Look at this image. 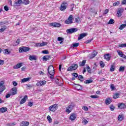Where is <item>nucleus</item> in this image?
Segmentation results:
<instances>
[{"label":"nucleus","mask_w":126,"mask_h":126,"mask_svg":"<svg viewBox=\"0 0 126 126\" xmlns=\"http://www.w3.org/2000/svg\"><path fill=\"white\" fill-rule=\"evenodd\" d=\"M28 97L27 95H25L24 98L21 100L20 104L21 105H22V104H24L26 102V99H27Z\"/></svg>","instance_id":"nucleus-19"},{"label":"nucleus","mask_w":126,"mask_h":126,"mask_svg":"<svg viewBox=\"0 0 126 126\" xmlns=\"http://www.w3.org/2000/svg\"><path fill=\"white\" fill-rule=\"evenodd\" d=\"M66 7H67V3L66 2H63L61 4L60 9L61 11H63V10H65L66 9Z\"/></svg>","instance_id":"nucleus-2"},{"label":"nucleus","mask_w":126,"mask_h":126,"mask_svg":"<svg viewBox=\"0 0 126 126\" xmlns=\"http://www.w3.org/2000/svg\"><path fill=\"white\" fill-rule=\"evenodd\" d=\"M117 53L120 58H123V59H125L126 60V55L124 54V53H123V52L122 51L118 50L117 51Z\"/></svg>","instance_id":"nucleus-9"},{"label":"nucleus","mask_w":126,"mask_h":126,"mask_svg":"<svg viewBox=\"0 0 126 126\" xmlns=\"http://www.w3.org/2000/svg\"><path fill=\"white\" fill-rule=\"evenodd\" d=\"M83 110H84V111H88V107L87 106H83L82 107Z\"/></svg>","instance_id":"nucleus-60"},{"label":"nucleus","mask_w":126,"mask_h":126,"mask_svg":"<svg viewBox=\"0 0 126 126\" xmlns=\"http://www.w3.org/2000/svg\"><path fill=\"white\" fill-rule=\"evenodd\" d=\"M3 84H4V82L3 81L0 82V88H2V87H4Z\"/></svg>","instance_id":"nucleus-51"},{"label":"nucleus","mask_w":126,"mask_h":126,"mask_svg":"<svg viewBox=\"0 0 126 126\" xmlns=\"http://www.w3.org/2000/svg\"><path fill=\"white\" fill-rule=\"evenodd\" d=\"M48 45V42H42L41 43H36L34 47H43V46H46Z\"/></svg>","instance_id":"nucleus-14"},{"label":"nucleus","mask_w":126,"mask_h":126,"mask_svg":"<svg viewBox=\"0 0 126 126\" xmlns=\"http://www.w3.org/2000/svg\"><path fill=\"white\" fill-rule=\"evenodd\" d=\"M119 71L124 72L125 71V66H121L119 68Z\"/></svg>","instance_id":"nucleus-39"},{"label":"nucleus","mask_w":126,"mask_h":126,"mask_svg":"<svg viewBox=\"0 0 126 126\" xmlns=\"http://www.w3.org/2000/svg\"><path fill=\"white\" fill-rule=\"evenodd\" d=\"M5 29H6V25H4L3 26H2L1 28L0 29V32L2 33V32H3L4 30H5Z\"/></svg>","instance_id":"nucleus-32"},{"label":"nucleus","mask_w":126,"mask_h":126,"mask_svg":"<svg viewBox=\"0 0 126 126\" xmlns=\"http://www.w3.org/2000/svg\"><path fill=\"white\" fill-rule=\"evenodd\" d=\"M48 72L50 75H55V68L53 65L48 67Z\"/></svg>","instance_id":"nucleus-1"},{"label":"nucleus","mask_w":126,"mask_h":126,"mask_svg":"<svg viewBox=\"0 0 126 126\" xmlns=\"http://www.w3.org/2000/svg\"><path fill=\"white\" fill-rule=\"evenodd\" d=\"M75 22L76 23H79L80 22V18L79 17H78L77 18H76L75 19Z\"/></svg>","instance_id":"nucleus-40"},{"label":"nucleus","mask_w":126,"mask_h":126,"mask_svg":"<svg viewBox=\"0 0 126 126\" xmlns=\"http://www.w3.org/2000/svg\"><path fill=\"white\" fill-rule=\"evenodd\" d=\"M126 27V24H122L120 26L119 29L120 30H123L124 28Z\"/></svg>","instance_id":"nucleus-36"},{"label":"nucleus","mask_w":126,"mask_h":126,"mask_svg":"<svg viewBox=\"0 0 126 126\" xmlns=\"http://www.w3.org/2000/svg\"><path fill=\"white\" fill-rule=\"evenodd\" d=\"M96 56H97V52L95 51H94L92 54V58H95Z\"/></svg>","instance_id":"nucleus-41"},{"label":"nucleus","mask_w":126,"mask_h":126,"mask_svg":"<svg viewBox=\"0 0 126 126\" xmlns=\"http://www.w3.org/2000/svg\"><path fill=\"white\" fill-rule=\"evenodd\" d=\"M1 88V91H0V94H1V93L5 90V86L2 87Z\"/></svg>","instance_id":"nucleus-57"},{"label":"nucleus","mask_w":126,"mask_h":126,"mask_svg":"<svg viewBox=\"0 0 126 126\" xmlns=\"http://www.w3.org/2000/svg\"><path fill=\"white\" fill-rule=\"evenodd\" d=\"M29 59L30 60V61H37V58L34 55H30L29 56Z\"/></svg>","instance_id":"nucleus-20"},{"label":"nucleus","mask_w":126,"mask_h":126,"mask_svg":"<svg viewBox=\"0 0 126 126\" xmlns=\"http://www.w3.org/2000/svg\"><path fill=\"white\" fill-rule=\"evenodd\" d=\"M77 67H78V65L77 64H73L72 66L69 67L67 68V71H72V70H75V69H77Z\"/></svg>","instance_id":"nucleus-4"},{"label":"nucleus","mask_w":126,"mask_h":126,"mask_svg":"<svg viewBox=\"0 0 126 126\" xmlns=\"http://www.w3.org/2000/svg\"><path fill=\"white\" fill-rule=\"evenodd\" d=\"M63 38L59 37L58 38V41H61L60 44H62L63 43Z\"/></svg>","instance_id":"nucleus-52"},{"label":"nucleus","mask_w":126,"mask_h":126,"mask_svg":"<svg viewBox=\"0 0 126 126\" xmlns=\"http://www.w3.org/2000/svg\"><path fill=\"white\" fill-rule=\"evenodd\" d=\"M120 4V1H117L113 3L114 6H117V5H119Z\"/></svg>","instance_id":"nucleus-56"},{"label":"nucleus","mask_w":126,"mask_h":126,"mask_svg":"<svg viewBox=\"0 0 126 126\" xmlns=\"http://www.w3.org/2000/svg\"><path fill=\"white\" fill-rule=\"evenodd\" d=\"M59 79L57 78L55 79V82L57 84L60 86L63 85V84H60V83H59Z\"/></svg>","instance_id":"nucleus-46"},{"label":"nucleus","mask_w":126,"mask_h":126,"mask_svg":"<svg viewBox=\"0 0 126 126\" xmlns=\"http://www.w3.org/2000/svg\"><path fill=\"white\" fill-rule=\"evenodd\" d=\"M87 70L88 72H89V73H91V68H90V67L89 66H88L87 67Z\"/></svg>","instance_id":"nucleus-47"},{"label":"nucleus","mask_w":126,"mask_h":126,"mask_svg":"<svg viewBox=\"0 0 126 126\" xmlns=\"http://www.w3.org/2000/svg\"><path fill=\"white\" fill-rule=\"evenodd\" d=\"M83 123L84 125H86L87 124H88V121L86 119H84Z\"/></svg>","instance_id":"nucleus-61"},{"label":"nucleus","mask_w":126,"mask_h":126,"mask_svg":"<svg viewBox=\"0 0 126 126\" xmlns=\"http://www.w3.org/2000/svg\"><path fill=\"white\" fill-rule=\"evenodd\" d=\"M78 78L79 80H80V81H83V80L84 79V78H83V76L80 75L78 76Z\"/></svg>","instance_id":"nucleus-38"},{"label":"nucleus","mask_w":126,"mask_h":126,"mask_svg":"<svg viewBox=\"0 0 126 126\" xmlns=\"http://www.w3.org/2000/svg\"><path fill=\"white\" fill-rule=\"evenodd\" d=\"M2 52H3V54L5 55H9V54H10V51H8V49H2Z\"/></svg>","instance_id":"nucleus-26"},{"label":"nucleus","mask_w":126,"mask_h":126,"mask_svg":"<svg viewBox=\"0 0 126 126\" xmlns=\"http://www.w3.org/2000/svg\"><path fill=\"white\" fill-rule=\"evenodd\" d=\"M4 10H5V11H8V10H9L8 6H7V5L4 6Z\"/></svg>","instance_id":"nucleus-58"},{"label":"nucleus","mask_w":126,"mask_h":126,"mask_svg":"<svg viewBox=\"0 0 126 126\" xmlns=\"http://www.w3.org/2000/svg\"><path fill=\"white\" fill-rule=\"evenodd\" d=\"M115 23V20L113 19H111L108 22V24H114Z\"/></svg>","instance_id":"nucleus-42"},{"label":"nucleus","mask_w":126,"mask_h":126,"mask_svg":"<svg viewBox=\"0 0 126 126\" xmlns=\"http://www.w3.org/2000/svg\"><path fill=\"white\" fill-rule=\"evenodd\" d=\"M50 26H53V27H61L62 25L59 23H52L50 24Z\"/></svg>","instance_id":"nucleus-10"},{"label":"nucleus","mask_w":126,"mask_h":126,"mask_svg":"<svg viewBox=\"0 0 126 126\" xmlns=\"http://www.w3.org/2000/svg\"><path fill=\"white\" fill-rule=\"evenodd\" d=\"M124 8H120L117 11V15L118 16H122V14L124 13Z\"/></svg>","instance_id":"nucleus-12"},{"label":"nucleus","mask_w":126,"mask_h":126,"mask_svg":"<svg viewBox=\"0 0 126 126\" xmlns=\"http://www.w3.org/2000/svg\"><path fill=\"white\" fill-rule=\"evenodd\" d=\"M100 65L101 67H104V66H105V64L104 63H103L102 61H101L100 62Z\"/></svg>","instance_id":"nucleus-54"},{"label":"nucleus","mask_w":126,"mask_h":126,"mask_svg":"<svg viewBox=\"0 0 126 126\" xmlns=\"http://www.w3.org/2000/svg\"><path fill=\"white\" fill-rule=\"evenodd\" d=\"M28 106H29V107H32V106H33V102H29L28 103Z\"/></svg>","instance_id":"nucleus-62"},{"label":"nucleus","mask_w":126,"mask_h":126,"mask_svg":"<svg viewBox=\"0 0 126 126\" xmlns=\"http://www.w3.org/2000/svg\"><path fill=\"white\" fill-rule=\"evenodd\" d=\"M46 83H47V81H46L45 80L40 81L36 83V85L37 86L41 87L44 85H46Z\"/></svg>","instance_id":"nucleus-8"},{"label":"nucleus","mask_w":126,"mask_h":126,"mask_svg":"<svg viewBox=\"0 0 126 126\" xmlns=\"http://www.w3.org/2000/svg\"><path fill=\"white\" fill-rule=\"evenodd\" d=\"M119 96H120L119 94H115V95H113V98L114 99H117V98H119Z\"/></svg>","instance_id":"nucleus-45"},{"label":"nucleus","mask_w":126,"mask_h":126,"mask_svg":"<svg viewBox=\"0 0 126 126\" xmlns=\"http://www.w3.org/2000/svg\"><path fill=\"white\" fill-rule=\"evenodd\" d=\"M47 120H48L49 123L50 124H51V123H52V118H51V116H50V115H48L47 116Z\"/></svg>","instance_id":"nucleus-44"},{"label":"nucleus","mask_w":126,"mask_h":126,"mask_svg":"<svg viewBox=\"0 0 126 126\" xmlns=\"http://www.w3.org/2000/svg\"><path fill=\"white\" fill-rule=\"evenodd\" d=\"M20 43V39H17L16 41V44H14V46H17L19 45Z\"/></svg>","instance_id":"nucleus-50"},{"label":"nucleus","mask_w":126,"mask_h":126,"mask_svg":"<svg viewBox=\"0 0 126 126\" xmlns=\"http://www.w3.org/2000/svg\"><path fill=\"white\" fill-rule=\"evenodd\" d=\"M50 58H51L50 56H45L43 57L42 60L44 62H47L50 60Z\"/></svg>","instance_id":"nucleus-25"},{"label":"nucleus","mask_w":126,"mask_h":126,"mask_svg":"<svg viewBox=\"0 0 126 126\" xmlns=\"http://www.w3.org/2000/svg\"><path fill=\"white\" fill-rule=\"evenodd\" d=\"M22 3L25 5H27V4H29V3H30V1H29V0H23Z\"/></svg>","instance_id":"nucleus-29"},{"label":"nucleus","mask_w":126,"mask_h":126,"mask_svg":"<svg viewBox=\"0 0 126 126\" xmlns=\"http://www.w3.org/2000/svg\"><path fill=\"white\" fill-rule=\"evenodd\" d=\"M12 95H15V94H17V88L16 87H14L12 88Z\"/></svg>","instance_id":"nucleus-16"},{"label":"nucleus","mask_w":126,"mask_h":126,"mask_svg":"<svg viewBox=\"0 0 126 126\" xmlns=\"http://www.w3.org/2000/svg\"><path fill=\"white\" fill-rule=\"evenodd\" d=\"M110 109L111 111H114L115 110V106H114V105L111 104L110 106Z\"/></svg>","instance_id":"nucleus-49"},{"label":"nucleus","mask_w":126,"mask_h":126,"mask_svg":"<svg viewBox=\"0 0 126 126\" xmlns=\"http://www.w3.org/2000/svg\"><path fill=\"white\" fill-rule=\"evenodd\" d=\"M4 63V61L0 60V65H2Z\"/></svg>","instance_id":"nucleus-59"},{"label":"nucleus","mask_w":126,"mask_h":126,"mask_svg":"<svg viewBox=\"0 0 126 126\" xmlns=\"http://www.w3.org/2000/svg\"><path fill=\"white\" fill-rule=\"evenodd\" d=\"M49 110L51 111V112H55V111L58 110V104H55L50 106L49 108Z\"/></svg>","instance_id":"nucleus-3"},{"label":"nucleus","mask_w":126,"mask_h":126,"mask_svg":"<svg viewBox=\"0 0 126 126\" xmlns=\"http://www.w3.org/2000/svg\"><path fill=\"white\" fill-rule=\"evenodd\" d=\"M29 50H30V48L23 46L19 48V53H26V52H28Z\"/></svg>","instance_id":"nucleus-5"},{"label":"nucleus","mask_w":126,"mask_h":126,"mask_svg":"<svg viewBox=\"0 0 126 126\" xmlns=\"http://www.w3.org/2000/svg\"><path fill=\"white\" fill-rule=\"evenodd\" d=\"M75 106L74 104H71L68 107L66 108V113H67V114H69L70 112H71L72 109H73V107Z\"/></svg>","instance_id":"nucleus-6"},{"label":"nucleus","mask_w":126,"mask_h":126,"mask_svg":"<svg viewBox=\"0 0 126 126\" xmlns=\"http://www.w3.org/2000/svg\"><path fill=\"white\" fill-rule=\"evenodd\" d=\"M78 31V29L72 28L71 29H67L66 30V32L67 34H72V33H75V32H76Z\"/></svg>","instance_id":"nucleus-7"},{"label":"nucleus","mask_w":126,"mask_h":126,"mask_svg":"<svg viewBox=\"0 0 126 126\" xmlns=\"http://www.w3.org/2000/svg\"><path fill=\"white\" fill-rule=\"evenodd\" d=\"M66 24H71L72 23V16H69V18L65 20Z\"/></svg>","instance_id":"nucleus-11"},{"label":"nucleus","mask_w":126,"mask_h":126,"mask_svg":"<svg viewBox=\"0 0 126 126\" xmlns=\"http://www.w3.org/2000/svg\"><path fill=\"white\" fill-rule=\"evenodd\" d=\"M22 66V63H19L16 65H15V66H14L13 67L14 69H17L18 68H20V67H21Z\"/></svg>","instance_id":"nucleus-21"},{"label":"nucleus","mask_w":126,"mask_h":126,"mask_svg":"<svg viewBox=\"0 0 126 126\" xmlns=\"http://www.w3.org/2000/svg\"><path fill=\"white\" fill-rule=\"evenodd\" d=\"M119 47H120V48H126V43L119 44Z\"/></svg>","instance_id":"nucleus-43"},{"label":"nucleus","mask_w":126,"mask_h":126,"mask_svg":"<svg viewBox=\"0 0 126 126\" xmlns=\"http://www.w3.org/2000/svg\"><path fill=\"white\" fill-rule=\"evenodd\" d=\"M7 111V108L6 107H1L0 108V111L1 113H4Z\"/></svg>","instance_id":"nucleus-28"},{"label":"nucleus","mask_w":126,"mask_h":126,"mask_svg":"<svg viewBox=\"0 0 126 126\" xmlns=\"http://www.w3.org/2000/svg\"><path fill=\"white\" fill-rule=\"evenodd\" d=\"M29 80H30V77L24 78L21 80V82L22 83H24V82H27V81H29Z\"/></svg>","instance_id":"nucleus-24"},{"label":"nucleus","mask_w":126,"mask_h":126,"mask_svg":"<svg viewBox=\"0 0 126 126\" xmlns=\"http://www.w3.org/2000/svg\"><path fill=\"white\" fill-rule=\"evenodd\" d=\"M92 82H93V80H87L85 81L84 83L85 84H88L89 83H92Z\"/></svg>","instance_id":"nucleus-35"},{"label":"nucleus","mask_w":126,"mask_h":126,"mask_svg":"<svg viewBox=\"0 0 126 126\" xmlns=\"http://www.w3.org/2000/svg\"><path fill=\"white\" fill-rule=\"evenodd\" d=\"M29 126V122L23 121L20 124V126Z\"/></svg>","instance_id":"nucleus-23"},{"label":"nucleus","mask_w":126,"mask_h":126,"mask_svg":"<svg viewBox=\"0 0 126 126\" xmlns=\"http://www.w3.org/2000/svg\"><path fill=\"white\" fill-rule=\"evenodd\" d=\"M22 3V0H18L17 1H15L14 2V5L15 6H19L20 4Z\"/></svg>","instance_id":"nucleus-17"},{"label":"nucleus","mask_w":126,"mask_h":126,"mask_svg":"<svg viewBox=\"0 0 126 126\" xmlns=\"http://www.w3.org/2000/svg\"><path fill=\"white\" fill-rule=\"evenodd\" d=\"M75 89L77 90H82V87H81V85L77 84L76 86H75Z\"/></svg>","instance_id":"nucleus-33"},{"label":"nucleus","mask_w":126,"mask_h":126,"mask_svg":"<svg viewBox=\"0 0 126 126\" xmlns=\"http://www.w3.org/2000/svg\"><path fill=\"white\" fill-rule=\"evenodd\" d=\"M115 70V66L114 65H111V67H110V71H114Z\"/></svg>","instance_id":"nucleus-48"},{"label":"nucleus","mask_w":126,"mask_h":126,"mask_svg":"<svg viewBox=\"0 0 126 126\" xmlns=\"http://www.w3.org/2000/svg\"><path fill=\"white\" fill-rule=\"evenodd\" d=\"M42 54H44L45 55H47V54H49V51H48V50H43L42 52Z\"/></svg>","instance_id":"nucleus-53"},{"label":"nucleus","mask_w":126,"mask_h":126,"mask_svg":"<svg viewBox=\"0 0 126 126\" xmlns=\"http://www.w3.org/2000/svg\"><path fill=\"white\" fill-rule=\"evenodd\" d=\"M89 11H90V12H91V13H94V14H96V13H97V12H96V11L94 9H93L92 8H90L89 9Z\"/></svg>","instance_id":"nucleus-31"},{"label":"nucleus","mask_w":126,"mask_h":126,"mask_svg":"<svg viewBox=\"0 0 126 126\" xmlns=\"http://www.w3.org/2000/svg\"><path fill=\"white\" fill-rule=\"evenodd\" d=\"M104 59L107 61V62H109L110 60H111V56H110L109 54H107L106 55H104Z\"/></svg>","instance_id":"nucleus-18"},{"label":"nucleus","mask_w":126,"mask_h":126,"mask_svg":"<svg viewBox=\"0 0 126 126\" xmlns=\"http://www.w3.org/2000/svg\"><path fill=\"white\" fill-rule=\"evenodd\" d=\"M76 119L75 115L74 114H72V115L70 116V120L71 121H74Z\"/></svg>","instance_id":"nucleus-30"},{"label":"nucleus","mask_w":126,"mask_h":126,"mask_svg":"<svg viewBox=\"0 0 126 126\" xmlns=\"http://www.w3.org/2000/svg\"><path fill=\"white\" fill-rule=\"evenodd\" d=\"M123 119H124V115H119L118 121H119V122H121V121H123Z\"/></svg>","instance_id":"nucleus-37"},{"label":"nucleus","mask_w":126,"mask_h":126,"mask_svg":"<svg viewBox=\"0 0 126 126\" xmlns=\"http://www.w3.org/2000/svg\"><path fill=\"white\" fill-rule=\"evenodd\" d=\"M12 83H13V86H17L18 84L17 83H16V82L14 81H13Z\"/></svg>","instance_id":"nucleus-64"},{"label":"nucleus","mask_w":126,"mask_h":126,"mask_svg":"<svg viewBox=\"0 0 126 126\" xmlns=\"http://www.w3.org/2000/svg\"><path fill=\"white\" fill-rule=\"evenodd\" d=\"M86 63V60H83L82 62L79 63L80 66H84Z\"/></svg>","instance_id":"nucleus-27"},{"label":"nucleus","mask_w":126,"mask_h":126,"mask_svg":"<svg viewBox=\"0 0 126 126\" xmlns=\"http://www.w3.org/2000/svg\"><path fill=\"white\" fill-rule=\"evenodd\" d=\"M79 46V43H73L71 46V47H73V48H77Z\"/></svg>","instance_id":"nucleus-34"},{"label":"nucleus","mask_w":126,"mask_h":126,"mask_svg":"<svg viewBox=\"0 0 126 126\" xmlns=\"http://www.w3.org/2000/svg\"><path fill=\"white\" fill-rule=\"evenodd\" d=\"M72 75H73V76H74L75 78H76V77H78V74L76 73H72Z\"/></svg>","instance_id":"nucleus-55"},{"label":"nucleus","mask_w":126,"mask_h":126,"mask_svg":"<svg viewBox=\"0 0 126 126\" xmlns=\"http://www.w3.org/2000/svg\"><path fill=\"white\" fill-rule=\"evenodd\" d=\"M105 103L106 105H110L112 103V99L110 98H106Z\"/></svg>","instance_id":"nucleus-22"},{"label":"nucleus","mask_w":126,"mask_h":126,"mask_svg":"<svg viewBox=\"0 0 126 126\" xmlns=\"http://www.w3.org/2000/svg\"><path fill=\"white\" fill-rule=\"evenodd\" d=\"M126 108V105L124 103H121L119 104H118V109H120V110H123V109Z\"/></svg>","instance_id":"nucleus-13"},{"label":"nucleus","mask_w":126,"mask_h":126,"mask_svg":"<svg viewBox=\"0 0 126 126\" xmlns=\"http://www.w3.org/2000/svg\"><path fill=\"white\" fill-rule=\"evenodd\" d=\"M86 36H87V33H83L79 35V36L78 37V40L79 41V40H81L83 38H84V37H86Z\"/></svg>","instance_id":"nucleus-15"},{"label":"nucleus","mask_w":126,"mask_h":126,"mask_svg":"<svg viewBox=\"0 0 126 126\" xmlns=\"http://www.w3.org/2000/svg\"><path fill=\"white\" fill-rule=\"evenodd\" d=\"M110 88L112 89V90H115V86H114L113 84L111 85Z\"/></svg>","instance_id":"nucleus-63"}]
</instances>
